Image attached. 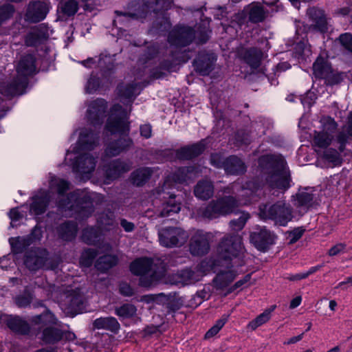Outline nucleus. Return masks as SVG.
Masks as SVG:
<instances>
[{"label":"nucleus","mask_w":352,"mask_h":352,"mask_svg":"<svg viewBox=\"0 0 352 352\" xmlns=\"http://www.w3.org/2000/svg\"><path fill=\"white\" fill-rule=\"evenodd\" d=\"M205 149L204 141L183 147L176 151L177 157L179 160H190L200 155Z\"/></svg>","instance_id":"b1692460"},{"label":"nucleus","mask_w":352,"mask_h":352,"mask_svg":"<svg viewBox=\"0 0 352 352\" xmlns=\"http://www.w3.org/2000/svg\"><path fill=\"white\" fill-rule=\"evenodd\" d=\"M274 235L265 228H258L250 234V241L261 251H265L274 243Z\"/></svg>","instance_id":"2eb2a0df"},{"label":"nucleus","mask_w":352,"mask_h":352,"mask_svg":"<svg viewBox=\"0 0 352 352\" xmlns=\"http://www.w3.org/2000/svg\"><path fill=\"white\" fill-rule=\"evenodd\" d=\"M7 326L14 332L26 335L30 331V326L24 320L18 316H9L6 319Z\"/></svg>","instance_id":"c85d7f7f"},{"label":"nucleus","mask_w":352,"mask_h":352,"mask_svg":"<svg viewBox=\"0 0 352 352\" xmlns=\"http://www.w3.org/2000/svg\"><path fill=\"white\" fill-rule=\"evenodd\" d=\"M118 261L117 257L111 254H106L100 256L96 263V267L98 270L104 272L114 266Z\"/></svg>","instance_id":"ea45409f"},{"label":"nucleus","mask_w":352,"mask_h":352,"mask_svg":"<svg viewBox=\"0 0 352 352\" xmlns=\"http://www.w3.org/2000/svg\"><path fill=\"white\" fill-rule=\"evenodd\" d=\"M236 265V262L222 263L220 266L224 267V270H220L214 279V283L217 288L223 289L227 287L236 277V273L231 268Z\"/></svg>","instance_id":"6ab92c4d"},{"label":"nucleus","mask_w":352,"mask_h":352,"mask_svg":"<svg viewBox=\"0 0 352 352\" xmlns=\"http://www.w3.org/2000/svg\"><path fill=\"white\" fill-rule=\"evenodd\" d=\"M49 192L41 190L33 197V202L30 206V212L34 214L43 213L50 201Z\"/></svg>","instance_id":"5701e85b"},{"label":"nucleus","mask_w":352,"mask_h":352,"mask_svg":"<svg viewBox=\"0 0 352 352\" xmlns=\"http://www.w3.org/2000/svg\"><path fill=\"white\" fill-rule=\"evenodd\" d=\"M62 10L67 16L74 15L78 10V3L74 0H69L63 4Z\"/></svg>","instance_id":"13d9d810"},{"label":"nucleus","mask_w":352,"mask_h":352,"mask_svg":"<svg viewBox=\"0 0 352 352\" xmlns=\"http://www.w3.org/2000/svg\"><path fill=\"white\" fill-rule=\"evenodd\" d=\"M36 72L35 59L32 55L21 58L16 67V77L0 85V93L8 97L22 94L28 85V77Z\"/></svg>","instance_id":"7ed1b4c3"},{"label":"nucleus","mask_w":352,"mask_h":352,"mask_svg":"<svg viewBox=\"0 0 352 352\" xmlns=\"http://www.w3.org/2000/svg\"><path fill=\"white\" fill-rule=\"evenodd\" d=\"M210 249L208 235L202 231L196 232L190 239L189 250L194 256H203Z\"/></svg>","instance_id":"dca6fc26"},{"label":"nucleus","mask_w":352,"mask_h":352,"mask_svg":"<svg viewBox=\"0 0 352 352\" xmlns=\"http://www.w3.org/2000/svg\"><path fill=\"white\" fill-rule=\"evenodd\" d=\"M250 217V216L249 213L245 211L241 212L240 216L238 219H234L230 221L229 225L231 230L236 232L241 230Z\"/></svg>","instance_id":"a18cd8bd"},{"label":"nucleus","mask_w":352,"mask_h":352,"mask_svg":"<svg viewBox=\"0 0 352 352\" xmlns=\"http://www.w3.org/2000/svg\"><path fill=\"white\" fill-rule=\"evenodd\" d=\"M49 36L47 26L41 24L32 28L25 37V43L27 46H36Z\"/></svg>","instance_id":"aec40b11"},{"label":"nucleus","mask_w":352,"mask_h":352,"mask_svg":"<svg viewBox=\"0 0 352 352\" xmlns=\"http://www.w3.org/2000/svg\"><path fill=\"white\" fill-rule=\"evenodd\" d=\"M181 210V204L175 200V197L170 195L168 200L163 204L159 216L164 217L178 213Z\"/></svg>","instance_id":"f704fd0d"},{"label":"nucleus","mask_w":352,"mask_h":352,"mask_svg":"<svg viewBox=\"0 0 352 352\" xmlns=\"http://www.w3.org/2000/svg\"><path fill=\"white\" fill-rule=\"evenodd\" d=\"M325 159L333 163H338L340 161L339 154L336 150H328L324 154Z\"/></svg>","instance_id":"e2e57ef3"},{"label":"nucleus","mask_w":352,"mask_h":352,"mask_svg":"<svg viewBox=\"0 0 352 352\" xmlns=\"http://www.w3.org/2000/svg\"><path fill=\"white\" fill-rule=\"evenodd\" d=\"M223 261L219 258L217 261L212 259H204L195 268L196 272L199 275V279L211 270L217 272L216 270L217 266H220Z\"/></svg>","instance_id":"473e14b6"},{"label":"nucleus","mask_w":352,"mask_h":352,"mask_svg":"<svg viewBox=\"0 0 352 352\" xmlns=\"http://www.w3.org/2000/svg\"><path fill=\"white\" fill-rule=\"evenodd\" d=\"M151 126L149 124H144L140 126V134L145 138H149L151 136Z\"/></svg>","instance_id":"338daca9"},{"label":"nucleus","mask_w":352,"mask_h":352,"mask_svg":"<svg viewBox=\"0 0 352 352\" xmlns=\"http://www.w3.org/2000/svg\"><path fill=\"white\" fill-rule=\"evenodd\" d=\"M333 138V135L324 131H314L313 137V146L318 148H326L328 147ZM316 151L318 150L315 148Z\"/></svg>","instance_id":"2f4dec72"},{"label":"nucleus","mask_w":352,"mask_h":352,"mask_svg":"<svg viewBox=\"0 0 352 352\" xmlns=\"http://www.w3.org/2000/svg\"><path fill=\"white\" fill-rule=\"evenodd\" d=\"M14 12L12 5L7 4L0 7V25L10 19Z\"/></svg>","instance_id":"4d7b16f0"},{"label":"nucleus","mask_w":352,"mask_h":352,"mask_svg":"<svg viewBox=\"0 0 352 352\" xmlns=\"http://www.w3.org/2000/svg\"><path fill=\"white\" fill-rule=\"evenodd\" d=\"M50 10L49 3L45 0H37L29 3L25 19L31 23H37L43 20Z\"/></svg>","instance_id":"f8f14e48"},{"label":"nucleus","mask_w":352,"mask_h":352,"mask_svg":"<svg viewBox=\"0 0 352 352\" xmlns=\"http://www.w3.org/2000/svg\"><path fill=\"white\" fill-rule=\"evenodd\" d=\"M45 258L38 256L36 251L31 250L27 252L24 261L25 265L30 270H36L43 267Z\"/></svg>","instance_id":"c9c22d12"},{"label":"nucleus","mask_w":352,"mask_h":352,"mask_svg":"<svg viewBox=\"0 0 352 352\" xmlns=\"http://www.w3.org/2000/svg\"><path fill=\"white\" fill-rule=\"evenodd\" d=\"M100 85L99 79L96 76H91L87 81L86 91L87 93H92L97 89Z\"/></svg>","instance_id":"052dcab7"},{"label":"nucleus","mask_w":352,"mask_h":352,"mask_svg":"<svg viewBox=\"0 0 352 352\" xmlns=\"http://www.w3.org/2000/svg\"><path fill=\"white\" fill-rule=\"evenodd\" d=\"M93 324L96 329H105L113 333L118 332L120 327L117 319L113 317L97 318L94 320Z\"/></svg>","instance_id":"c756f323"},{"label":"nucleus","mask_w":352,"mask_h":352,"mask_svg":"<svg viewBox=\"0 0 352 352\" xmlns=\"http://www.w3.org/2000/svg\"><path fill=\"white\" fill-rule=\"evenodd\" d=\"M152 173L150 168H139L131 174L132 182L136 186H142L150 178Z\"/></svg>","instance_id":"58836bf2"},{"label":"nucleus","mask_w":352,"mask_h":352,"mask_svg":"<svg viewBox=\"0 0 352 352\" xmlns=\"http://www.w3.org/2000/svg\"><path fill=\"white\" fill-rule=\"evenodd\" d=\"M229 315H223L218 320L215 324L212 326L205 334V338H210L214 336L224 326L228 320Z\"/></svg>","instance_id":"09e8293b"},{"label":"nucleus","mask_w":352,"mask_h":352,"mask_svg":"<svg viewBox=\"0 0 352 352\" xmlns=\"http://www.w3.org/2000/svg\"><path fill=\"white\" fill-rule=\"evenodd\" d=\"M66 302L69 304L72 309L78 307L82 302L81 296L79 294H75L74 295L69 294L66 296Z\"/></svg>","instance_id":"bf43d9fd"},{"label":"nucleus","mask_w":352,"mask_h":352,"mask_svg":"<svg viewBox=\"0 0 352 352\" xmlns=\"http://www.w3.org/2000/svg\"><path fill=\"white\" fill-rule=\"evenodd\" d=\"M313 200V195L308 192H300L296 195L297 206L309 207Z\"/></svg>","instance_id":"8fccbe9b"},{"label":"nucleus","mask_w":352,"mask_h":352,"mask_svg":"<svg viewBox=\"0 0 352 352\" xmlns=\"http://www.w3.org/2000/svg\"><path fill=\"white\" fill-rule=\"evenodd\" d=\"M195 31L189 27H178L173 30L168 36V41L176 46H186L195 38Z\"/></svg>","instance_id":"ddd939ff"},{"label":"nucleus","mask_w":352,"mask_h":352,"mask_svg":"<svg viewBox=\"0 0 352 352\" xmlns=\"http://www.w3.org/2000/svg\"><path fill=\"white\" fill-rule=\"evenodd\" d=\"M106 129L111 133H125L129 130L126 112L120 104H115L111 108Z\"/></svg>","instance_id":"9d476101"},{"label":"nucleus","mask_w":352,"mask_h":352,"mask_svg":"<svg viewBox=\"0 0 352 352\" xmlns=\"http://www.w3.org/2000/svg\"><path fill=\"white\" fill-rule=\"evenodd\" d=\"M243 193L239 197H247L248 199H239L230 195L223 196L210 201L206 206L199 207L196 212L198 217L204 219H213L220 216H226L234 212L235 209L241 205L248 204L254 191L250 188H242Z\"/></svg>","instance_id":"f257e3e1"},{"label":"nucleus","mask_w":352,"mask_h":352,"mask_svg":"<svg viewBox=\"0 0 352 352\" xmlns=\"http://www.w3.org/2000/svg\"><path fill=\"white\" fill-rule=\"evenodd\" d=\"M258 217L261 219H272L276 224L285 226L293 218V210L289 204L278 201L274 204H261Z\"/></svg>","instance_id":"39448f33"},{"label":"nucleus","mask_w":352,"mask_h":352,"mask_svg":"<svg viewBox=\"0 0 352 352\" xmlns=\"http://www.w3.org/2000/svg\"><path fill=\"white\" fill-rule=\"evenodd\" d=\"M320 122L322 126V131L328 132L333 135L337 128V124L334 120L330 117H324L321 119Z\"/></svg>","instance_id":"864d4df0"},{"label":"nucleus","mask_w":352,"mask_h":352,"mask_svg":"<svg viewBox=\"0 0 352 352\" xmlns=\"http://www.w3.org/2000/svg\"><path fill=\"white\" fill-rule=\"evenodd\" d=\"M131 272L140 276L142 286L148 287L158 279L154 269L153 261L148 258H141L133 261L130 266Z\"/></svg>","instance_id":"6e6552de"},{"label":"nucleus","mask_w":352,"mask_h":352,"mask_svg":"<svg viewBox=\"0 0 352 352\" xmlns=\"http://www.w3.org/2000/svg\"><path fill=\"white\" fill-rule=\"evenodd\" d=\"M201 172V169L198 167L180 168L173 173L172 179L177 183L188 182L199 177Z\"/></svg>","instance_id":"4be33fe9"},{"label":"nucleus","mask_w":352,"mask_h":352,"mask_svg":"<svg viewBox=\"0 0 352 352\" xmlns=\"http://www.w3.org/2000/svg\"><path fill=\"white\" fill-rule=\"evenodd\" d=\"M131 168L129 162L116 160L109 162L103 166V171L107 182L118 178L122 173L128 172Z\"/></svg>","instance_id":"4468645a"},{"label":"nucleus","mask_w":352,"mask_h":352,"mask_svg":"<svg viewBox=\"0 0 352 352\" xmlns=\"http://www.w3.org/2000/svg\"><path fill=\"white\" fill-rule=\"evenodd\" d=\"M314 74L317 78H323L328 85H335L342 82L345 75L331 68L322 57H318L313 65Z\"/></svg>","instance_id":"1a4fd4ad"},{"label":"nucleus","mask_w":352,"mask_h":352,"mask_svg":"<svg viewBox=\"0 0 352 352\" xmlns=\"http://www.w3.org/2000/svg\"><path fill=\"white\" fill-rule=\"evenodd\" d=\"M188 234L179 227H164L158 230V239L161 245L173 248L181 247L188 239Z\"/></svg>","instance_id":"0eeeda50"},{"label":"nucleus","mask_w":352,"mask_h":352,"mask_svg":"<svg viewBox=\"0 0 352 352\" xmlns=\"http://www.w3.org/2000/svg\"><path fill=\"white\" fill-rule=\"evenodd\" d=\"M249 20L252 23L263 21L266 17V12L263 8L258 5H252L248 12Z\"/></svg>","instance_id":"79ce46f5"},{"label":"nucleus","mask_w":352,"mask_h":352,"mask_svg":"<svg viewBox=\"0 0 352 352\" xmlns=\"http://www.w3.org/2000/svg\"><path fill=\"white\" fill-rule=\"evenodd\" d=\"M92 195L86 190H76L66 201H59L58 206L65 210H69L82 217H87L94 212Z\"/></svg>","instance_id":"20e7f679"},{"label":"nucleus","mask_w":352,"mask_h":352,"mask_svg":"<svg viewBox=\"0 0 352 352\" xmlns=\"http://www.w3.org/2000/svg\"><path fill=\"white\" fill-rule=\"evenodd\" d=\"M120 292L122 294L126 296H131L133 295V289L126 283H122L120 286Z\"/></svg>","instance_id":"69168bd1"},{"label":"nucleus","mask_w":352,"mask_h":352,"mask_svg":"<svg viewBox=\"0 0 352 352\" xmlns=\"http://www.w3.org/2000/svg\"><path fill=\"white\" fill-rule=\"evenodd\" d=\"M159 3L158 0H150L146 3H144L140 8V9L135 13H124L122 14L120 12L116 11V13L118 16L123 15L124 16H129L134 19H143L145 18L147 14L153 10V12L157 11L156 8Z\"/></svg>","instance_id":"bb28decb"},{"label":"nucleus","mask_w":352,"mask_h":352,"mask_svg":"<svg viewBox=\"0 0 352 352\" xmlns=\"http://www.w3.org/2000/svg\"><path fill=\"white\" fill-rule=\"evenodd\" d=\"M276 305L272 306L270 309L264 311L258 316L254 320L248 324V327L252 330H255L257 327L267 322L271 318V313L275 309Z\"/></svg>","instance_id":"a19ab883"},{"label":"nucleus","mask_w":352,"mask_h":352,"mask_svg":"<svg viewBox=\"0 0 352 352\" xmlns=\"http://www.w3.org/2000/svg\"><path fill=\"white\" fill-rule=\"evenodd\" d=\"M63 338V332L56 328L47 327L42 334V340L47 344H54L59 342Z\"/></svg>","instance_id":"4c0bfd02"},{"label":"nucleus","mask_w":352,"mask_h":352,"mask_svg":"<svg viewBox=\"0 0 352 352\" xmlns=\"http://www.w3.org/2000/svg\"><path fill=\"white\" fill-rule=\"evenodd\" d=\"M218 252L223 263H233L236 261V265H241L239 261L244 252L241 236L238 234L226 235L219 243Z\"/></svg>","instance_id":"423d86ee"},{"label":"nucleus","mask_w":352,"mask_h":352,"mask_svg":"<svg viewBox=\"0 0 352 352\" xmlns=\"http://www.w3.org/2000/svg\"><path fill=\"white\" fill-rule=\"evenodd\" d=\"M238 54L241 59L254 69L258 67L263 57L262 51L256 47L243 48L239 51Z\"/></svg>","instance_id":"412c9836"},{"label":"nucleus","mask_w":352,"mask_h":352,"mask_svg":"<svg viewBox=\"0 0 352 352\" xmlns=\"http://www.w3.org/2000/svg\"><path fill=\"white\" fill-rule=\"evenodd\" d=\"M137 309L132 304H124L115 309L116 314L122 318H132L136 314Z\"/></svg>","instance_id":"c03bdc74"},{"label":"nucleus","mask_w":352,"mask_h":352,"mask_svg":"<svg viewBox=\"0 0 352 352\" xmlns=\"http://www.w3.org/2000/svg\"><path fill=\"white\" fill-rule=\"evenodd\" d=\"M307 16L309 19V30L321 34L326 33L329 28V19L324 11L316 7H311L307 10Z\"/></svg>","instance_id":"9b49d317"},{"label":"nucleus","mask_w":352,"mask_h":352,"mask_svg":"<svg viewBox=\"0 0 352 352\" xmlns=\"http://www.w3.org/2000/svg\"><path fill=\"white\" fill-rule=\"evenodd\" d=\"M50 186L52 188H56L60 196L69 189V183L63 179L53 178L51 179Z\"/></svg>","instance_id":"603ef678"},{"label":"nucleus","mask_w":352,"mask_h":352,"mask_svg":"<svg viewBox=\"0 0 352 352\" xmlns=\"http://www.w3.org/2000/svg\"><path fill=\"white\" fill-rule=\"evenodd\" d=\"M223 168L227 173L232 175H239L245 171L244 162L236 156L228 157L224 162Z\"/></svg>","instance_id":"a878e982"},{"label":"nucleus","mask_w":352,"mask_h":352,"mask_svg":"<svg viewBox=\"0 0 352 352\" xmlns=\"http://www.w3.org/2000/svg\"><path fill=\"white\" fill-rule=\"evenodd\" d=\"M99 232L97 229L91 227L84 229L82 239L87 244H94L98 241Z\"/></svg>","instance_id":"de8ad7c7"},{"label":"nucleus","mask_w":352,"mask_h":352,"mask_svg":"<svg viewBox=\"0 0 352 352\" xmlns=\"http://www.w3.org/2000/svg\"><path fill=\"white\" fill-rule=\"evenodd\" d=\"M178 276L180 278V282L184 285L190 284L200 280L195 270H183L179 272Z\"/></svg>","instance_id":"37998d69"},{"label":"nucleus","mask_w":352,"mask_h":352,"mask_svg":"<svg viewBox=\"0 0 352 352\" xmlns=\"http://www.w3.org/2000/svg\"><path fill=\"white\" fill-rule=\"evenodd\" d=\"M78 143L82 150H92L98 143V136L92 131L82 129L80 133Z\"/></svg>","instance_id":"393cba45"},{"label":"nucleus","mask_w":352,"mask_h":352,"mask_svg":"<svg viewBox=\"0 0 352 352\" xmlns=\"http://www.w3.org/2000/svg\"><path fill=\"white\" fill-rule=\"evenodd\" d=\"M137 91L138 87L136 84H130L126 86H120L118 87L120 96L122 98L129 99V100L138 94Z\"/></svg>","instance_id":"49530a36"},{"label":"nucleus","mask_w":352,"mask_h":352,"mask_svg":"<svg viewBox=\"0 0 352 352\" xmlns=\"http://www.w3.org/2000/svg\"><path fill=\"white\" fill-rule=\"evenodd\" d=\"M337 41L345 50L352 51V34L349 32L342 34Z\"/></svg>","instance_id":"6e6d98bb"},{"label":"nucleus","mask_w":352,"mask_h":352,"mask_svg":"<svg viewBox=\"0 0 352 352\" xmlns=\"http://www.w3.org/2000/svg\"><path fill=\"white\" fill-rule=\"evenodd\" d=\"M195 196L201 199H208L214 194V186L211 181L203 179L199 181L195 186Z\"/></svg>","instance_id":"cd10ccee"},{"label":"nucleus","mask_w":352,"mask_h":352,"mask_svg":"<svg viewBox=\"0 0 352 352\" xmlns=\"http://www.w3.org/2000/svg\"><path fill=\"white\" fill-rule=\"evenodd\" d=\"M346 248V245L344 243H338L333 246L328 252V254L330 256H336L340 253L344 252Z\"/></svg>","instance_id":"0e129e2a"},{"label":"nucleus","mask_w":352,"mask_h":352,"mask_svg":"<svg viewBox=\"0 0 352 352\" xmlns=\"http://www.w3.org/2000/svg\"><path fill=\"white\" fill-rule=\"evenodd\" d=\"M57 232L63 240L71 241L76 235L77 225L74 222H65L57 228Z\"/></svg>","instance_id":"72a5a7b5"},{"label":"nucleus","mask_w":352,"mask_h":352,"mask_svg":"<svg viewBox=\"0 0 352 352\" xmlns=\"http://www.w3.org/2000/svg\"><path fill=\"white\" fill-rule=\"evenodd\" d=\"M196 68L201 75H208L212 69V62L210 59L206 62L199 60L196 61Z\"/></svg>","instance_id":"5fc2aeb1"},{"label":"nucleus","mask_w":352,"mask_h":352,"mask_svg":"<svg viewBox=\"0 0 352 352\" xmlns=\"http://www.w3.org/2000/svg\"><path fill=\"white\" fill-rule=\"evenodd\" d=\"M226 160L223 159L221 155L214 153L211 155L210 162L212 165L217 168H223Z\"/></svg>","instance_id":"680f3d73"},{"label":"nucleus","mask_w":352,"mask_h":352,"mask_svg":"<svg viewBox=\"0 0 352 352\" xmlns=\"http://www.w3.org/2000/svg\"><path fill=\"white\" fill-rule=\"evenodd\" d=\"M97 252L91 248L85 250L81 255L80 263L83 266L89 267L91 265L94 258L97 256Z\"/></svg>","instance_id":"3c124183"},{"label":"nucleus","mask_w":352,"mask_h":352,"mask_svg":"<svg viewBox=\"0 0 352 352\" xmlns=\"http://www.w3.org/2000/svg\"><path fill=\"white\" fill-rule=\"evenodd\" d=\"M107 107L106 101L100 98L94 100L89 104L87 117L91 124L96 125L102 122Z\"/></svg>","instance_id":"f3484780"},{"label":"nucleus","mask_w":352,"mask_h":352,"mask_svg":"<svg viewBox=\"0 0 352 352\" xmlns=\"http://www.w3.org/2000/svg\"><path fill=\"white\" fill-rule=\"evenodd\" d=\"M304 230L301 228H296L291 232V243L297 241L303 234Z\"/></svg>","instance_id":"774afa93"},{"label":"nucleus","mask_w":352,"mask_h":352,"mask_svg":"<svg viewBox=\"0 0 352 352\" xmlns=\"http://www.w3.org/2000/svg\"><path fill=\"white\" fill-rule=\"evenodd\" d=\"M132 141L129 138L120 139L116 142L110 143L105 150V153L109 157L118 155L130 147Z\"/></svg>","instance_id":"7c9ffc66"},{"label":"nucleus","mask_w":352,"mask_h":352,"mask_svg":"<svg viewBox=\"0 0 352 352\" xmlns=\"http://www.w3.org/2000/svg\"><path fill=\"white\" fill-rule=\"evenodd\" d=\"M96 160L89 153L79 156L73 164L74 171L79 173L82 178H89V174L96 167Z\"/></svg>","instance_id":"a211bd4d"},{"label":"nucleus","mask_w":352,"mask_h":352,"mask_svg":"<svg viewBox=\"0 0 352 352\" xmlns=\"http://www.w3.org/2000/svg\"><path fill=\"white\" fill-rule=\"evenodd\" d=\"M31 322L33 324H58V320L56 316L49 310H47L44 313L34 316L32 318Z\"/></svg>","instance_id":"e433bc0d"},{"label":"nucleus","mask_w":352,"mask_h":352,"mask_svg":"<svg viewBox=\"0 0 352 352\" xmlns=\"http://www.w3.org/2000/svg\"><path fill=\"white\" fill-rule=\"evenodd\" d=\"M259 164L271 188L285 190L289 187L290 175L281 156H263L259 160Z\"/></svg>","instance_id":"f03ea898"}]
</instances>
